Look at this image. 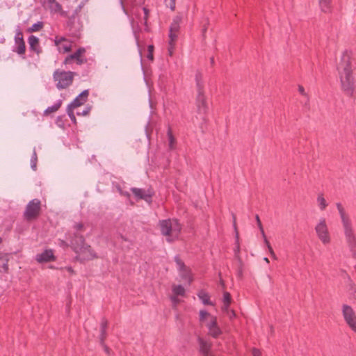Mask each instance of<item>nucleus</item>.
<instances>
[{
  "label": "nucleus",
  "instance_id": "obj_1",
  "mask_svg": "<svg viewBox=\"0 0 356 356\" xmlns=\"http://www.w3.org/2000/svg\"><path fill=\"white\" fill-rule=\"evenodd\" d=\"M335 205L339 215L346 240L351 250H353L356 248V234L352 220L346 209L341 202H337Z\"/></svg>",
  "mask_w": 356,
  "mask_h": 356
},
{
  "label": "nucleus",
  "instance_id": "obj_2",
  "mask_svg": "<svg viewBox=\"0 0 356 356\" xmlns=\"http://www.w3.org/2000/svg\"><path fill=\"white\" fill-rule=\"evenodd\" d=\"M143 1L144 0H120V3L126 15L134 14L138 20L146 22L149 19V10L145 7H139Z\"/></svg>",
  "mask_w": 356,
  "mask_h": 356
},
{
  "label": "nucleus",
  "instance_id": "obj_3",
  "mask_svg": "<svg viewBox=\"0 0 356 356\" xmlns=\"http://www.w3.org/2000/svg\"><path fill=\"white\" fill-rule=\"evenodd\" d=\"M72 247L77 254L76 258L81 261L97 258L96 253L90 245L85 244L84 239L81 236H76L75 239L72 241Z\"/></svg>",
  "mask_w": 356,
  "mask_h": 356
},
{
  "label": "nucleus",
  "instance_id": "obj_4",
  "mask_svg": "<svg viewBox=\"0 0 356 356\" xmlns=\"http://www.w3.org/2000/svg\"><path fill=\"white\" fill-rule=\"evenodd\" d=\"M159 226L161 234L165 237L168 242H172L177 239L181 232V226L175 219L161 220Z\"/></svg>",
  "mask_w": 356,
  "mask_h": 356
},
{
  "label": "nucleus",
  "instance_id": "obj_5",
  "mask_svg": "<svg viewBox=\"0 0 356 356\" xmlns=\"http://www.w3.org/2000/svg\"><path fill=\"white\" fill-rule=\"evenodd\" d=\"M199 321L202 325H205L209 330V334L213 337H218L222 331L217 323V318L205 310L199 312Z\"/></svg>",
  "mask_w": 356,
  "mask_h": 356
},
{
  "label": "nucleus",
  "instance_id": "obj_6",
  "mask_svg": "<svg viewBox=\"0 0 356 356\" xmlns=\"http://www.w3.org/2000/svg\"><path fill=\"white\" fill-rule=\"evenodd\" d=\"M340 88L347 96L352 97L355 92L356 80L353 72L338 73Z\"/></svg>",
  "mask_w": 356,
  "mask_h": 356
},
{
  "label": "nucleus",
  "instance_id": "obj_7",
  "mask_svg": "<svg viewBox=\"0 0 356 356\" xmlns=\"http://www.w3.org/2000/svg\"><path fill=\"white\" fill-rule=\"evenodd\" d=\"M353 52L348 49L342 51L336 59V70L337 73L353 72Z\"/></svg>",
  "mask_w": 356,
  "mask_h": 356
},
{
  "label": "nucleus",
  "instance_id": "obj_8",
  "mask_svg": "<svg viewBox=\"0 0 356 356\" xmlns=\"http://www.w3.org/2000/svg\"><path fill=\"white\" fill-rule=\"evenodd\" d=\"M314 230L317 238L323 245H327L330 244L332 238L325 218H321L318 220L315 225Z\"/></svg>",
  "mask_w": 356,
  "mask_h": 356
},
{
  "label": "nucleus",
  "instance_id": "obj_9",
  "mask_svg": "<svg viewBox=\"0 0 356 356\" xmlns=\"http://www.w3.org/2000/svg\"><path fill=\"white\" fill-rule=\"evenodd\" d=\"M74 73L58 70L54 74V81L59 89H63L70 86L73 81Z\"/></svg>",
  "mask_w": 356,
  "mask_h": 356
},
{
  "label": "nucleus",
  "instance_id": "obj_10",
  "mask_svg": "<svg viewBox=\"0 0 356 356\" xmlns=\"http://www.w3.org/2000/svg\"><path fill=\"white\" fill-rule=\"evenodd\" d=\"M43 6L50 10L54 15L60 16H74L77 13V9L71 13L70 9L69 8L67 11L62 10L61 6L56 1V0H44Z\"/></svg>",
  "mask_w": 356,
  "mask_h": 356
},
{
  "label": "nucleus",
  "instance_id": "obj_11",
  "mask_svg": "<svg viewBox=\"0 0 356 356\" xmlns=\"http://www.w3.org/2000/svg\"><path fill=\"white\" fill-rule=\"evenodd\" d=\"M341 312L347 325L356 332V313L353 308L348 305H343Z\"/></svg>",
  "mask_w": 356,
  "mask_h": 356
},
{
  "label": "nucleus",
  "instance_id": "obj_12",
  "mask_svg": "<svg viewBox=\"0 0 356 356\" xmlns=\"http://www.w3.org/2000/svg\"><path fill=\"white\" fill-rule=\"evenodd\" d=\"M40 211V201L35 199L28 204L24 213V216L27 220H31L39 216Z\"/></svg>",
  "mask_w": 356,
  "mask_h": 356
},
{
  "label": "nucleus",
  "instance_id": "obj_13",
  "mask_svg": "<svg viewBox=\"0 0 356 356\" xmlns=\"http://www.w3.org/2000/svg\"><path fill=\"white\" fill-rule=\"evenodd\" d=\"M176 264L182 280L191 284L193 281V278L190 270L184 265L183 261L178 258L176 259Z\"/></svg>",
  "mask_w": 356,
  "mask_h": 356
},
{
  "label": "nucleus",
  "instance_id": "obj_14",
  "mask_svg": "<svg viewBox=\"0 0 356 356\" xmlns=\"http://www.w3.org/2000/svg\"><path fill=\"white\" fill-rule=\"evenodd\" d=\"M88 96V91L84 90L82 92L70 105V110L68 114L72 120H75V117L71 111V109L75 108L83 105L86 102Z\"/></svg>",
  "mask_w": 356,
  "mask_h": 356
},
{
  "label": "nucleus",
  "instance_id": "obj_15",
  "mask_svg": "<svg viewBox=\"0 0 356 356\" xmlns=\"http://www.w3.org/2000/svg\"><path fill=\"white\" fill-rule=\"evenodd\" d=\"M55 44L57 46L59 52L63 54L70 51L72 47V42L63 37H56Z\"/></svg>",
  "mask_w": 356,
  "mask_h": 356
},
{
  "label": "nucleus",
  "instance_id": "obj_16",
  "mask_svg": "<svg viewBox=\"0 0 356 356\" xmlns=\"http://www.w3.org/2000/svg\"><path fill=\"white\" fill-rule=\"evenodd\" d=\"M86 52V49L83 47L79 48L74 54L68 56L64 60L65 64H70L72 60H75L76 63L79 65H81L84 63V59L83 58L84 54Z\"/></svg>",
  "mask_w": 356,
  "mask_h": 356
},
{
  "label": "nucleus",
  "instance_id": "obj_17",
  "mask_svg": "<svg viewBox=\"0 0 356 356\" xmlns=\"http://www.w3.org/2000/svg\"><path fill=\"white\" fill-rule=\"evenodd\" d=\"M131 191L137 200H144L147 202H150L152 193L150 191H145L140 188H133Z\"/></svg>",
  "mask_w": 356,
  "mask_h": 356
},
{
  "label": "nucleus",
  "instance_id": "obj_18",
  "mask_svg": "<svg viewBox=\"0 0 356 356\" xmlns=\"http://www.w3.org/2000/svg\"><path fill=\"white\" fill-rule=\"evenodd\" d=\"M36 261L39 263L49 262L55 260L54 252L51 250H47L44 252L36 255Z\"/></svg>",
  "mask_w": 356,
  "mask_h": 356
},
{
  "label": "nucleus",
  "instance_id": "obj_19",
  "mask_svg": "<svg viewBox=\"0 0 356 356\" xmlns=\"http://www.w3.org/2000/svg\"><path fill=\"white\" fill-rule=\"evenodd\" d=\"M179 24H172L170 28V33H169V44L170 46L172 45L173 43H175L177 39L178 33L179 32Z\"/></svg>",
  "mask_w": 356,
  "mask_h": 356
},
{
  "label": "nucleus",
  "instance_id": "obj_20",
  "mask_svg": "<svg viewBox=\"0 0 356 356\" xmlns=\"http://www.w3.org/2000/svg\"><path fill=\"white\" fill-rule=\"evenodd\" d=\"M15 43L17 45V52L19 54H23L25 52V43L23 40L22 33L18 32L15 35Z\"/></svg>",
  "mask_w": 356,
  "mask_h": 356
},
{
  "label": "nucleus",
  "instance_id": "obj_21",
  "mask_svg": "<svg viewBox=\"0 0 356 356\" xmlns=\"http://www.w3.org/2000/svg\"><path fill=\"white\" fill-rule=\"evenodd\" d=\"M10 260V254L6 253L0 254V272L8 273V261Z\"/></svg>",
  "mask_w": 356,
  "mask_h": 356
},
{
  "label": "nucleus",
  "instance_id": "obj_22",
  "mask_svg": "<svg viewBox=\"0 0 356 356\" xmlns=\"http://www.w3.org/2000/svg\"><path fill=\"white\" fill-rule=\"evenodd\" d=\"M197 106L200 112H204L207 107L206 99L202 91H199L197 97Z\"/></svg>",
  "mask_w": 356,
  "mask_h": 356
},
{
  "label": "nucleus",
  "instance_id": "obj_23",
  "mask_svg": "<svg viewBox=\"0 0 356 356\" xmlns=\"http://www.w3.org/2000/svg\"><path fill=\"white\" fill-rule=\"evenodd\" d=\"M232 302V298L229 293L225 291L223 293L222 297V305L221 307V309L222 312L227 310L229 309V305Z\"/></svg>",
  "mask_w": 356,
  "mask_h": 356
},
{
  "label": "nucleus",
  "instance_id": "obj_24",
  "mask_svg": "<svg viewBox=\"0 0 356 356\" xmlns=\"http://www.w3.org/2000/svg\"><path fill=\"white\" fill-rule=\"evenodd\" d=\"M199 343L200 352L203 356H209L211 346V344L202 339H199Z\"/></svg>",
  "mask_w": 356,
  "mask_h": 356
},
{
  "label": "nucleus",
  "instance_id": "obj_25",
  "mask_svg": "<svg viewBox=\"0 0 356 356\" xmlns=\"http://www.w3.org/2000/svg\"><path fill=\"white\" fill-rule=\"evenodd\" d=\"M316 203L321 211H324L328 206V203L323 193H318L316 197Z\"/></svg>",
  "mask_w": 356,
  "mask_h": 356
},
{
  "label": "nucleus",
  "instance_id": "obj_26",
  "mask_svg": "<svg viewBox=\"0 0 356 356\" xmlns=\"http://www.w3.org/2000/svg\"><path fill=\"white\" fill-rule=\"evenodd\" d=\"M172 290L174 296H184L186 290L181 285L173 284Z\"/></svg>",
  "mask_w": 356,
  "mask_h": 356
},
{
  "label": "nucleus",
  "instance_id": "obj_27",
  "mask_svg": "<svg viewBox=\"0 0 356 356\" xmlns=\"http://www.w3.org/2000/svg\"><path fill=\"white\" fill-rule=\"evenodd\" d=\"M107 325H108L107 321L105 319H103L102 321L101 325H100V332H101L100 340L102 343L104 342V341L106 338V328H107Z\"/></svg>",
  "mask_w": 356,
  "mask_h": 356
},
{
  "label": "nucleus",
  "instance_id": "obj_28",
  "mask_svg": "<svg viewBox=\"0 0 356 356\" xmlns=\"http://www.w3.org/2000/svg\"><path fill=\"white\" fill-rule=\"evenodd\" d=\"M29 43L31 49H32L34 51L38 50L39 40H38V38H36L33 35H31L29 38Z\"/></svg>",
  "mask_w": 356,
  "mask_h": 356
},
{
  "label": "nucleus",
  "instance_id": "obj_29",
  "mask_svg": "<svg viewBox=\"0 0 356 356\" xmlns=\"http://www.w3.org/2000/svg\"><path fill=\"white\" fill-rule=\"evenodd\" d=\"M197 296H198L199 298L202 301L203 304L213 305L212 302L210 301L209 296L204 291H200L198 293Z\"/></svg>",
  "mask_w": 356,
  "mask_h": 356
},
{
  "label": "nucleus",
  "instance_id": "obj_30",
  "mask_svg": "<svg viewBox=\"0 0 356 356\" xmlns=\"http://www.w3.org/2000/svg\"><path fill=\"white\" fill-rule=\"evenodd\" d=\"M331 0H319V6L323 12H328L330 9Z\"/></svg>",
  "mask_w": 356,
  "mask_h": 356
},
{
  "label": "nucleus",
  "instance_id": "obj_31",
  "mask_svg": "<svg viewBox=\"0 0 356 356\" xmlns=\"http://www.w3.org/2000/svg\"><path fill=\"white\" fill-rule=\"evenodd\" d=\"M168 140H169V147L170 149H173L175 145V138L172 134V131L170 129L168 131Z\"/></svg>",
  "mask_w": 356,
  "mask_h": 356
},
{
  "label": "nucleus",
  "instance_id": "obj_32",
  "mask_svg": "<svg viewBox=\"0 0 356 356\" xmlns=\"http://www.w3.org/2000/svg\"><path fill=\"white\" fill-rule=\"evenodd\" d=\"M60 105H61L60 103L56 104L55 105L47 108V110L45 111V113L47 114H49V113L56 112L60 108Z\"/></svg>",
  "mask_w": 356,
  "mask_h": 356
},
{
  "label": "nucleus",
  "instance_id": "obj_33",
  "mask_svg": "<svg viewBox=\"0 0 356 356\" xmlns=\"http://www.w3.org/2000/svg\"><path fill=\"white\" fill-rule=\"evenodd\" d=\"M154 49V47L153 45H149L147 47L148 54H147V57L151 61L154 60V55H153Z\"/></svg>",
  "mask_w": 356,
  "mask_h": 356
},
{
  "label": "nucleus",
  "instance_id": "obj_34",
  "mask_svg": "<svg viewBox=\"0 0 356 356\" xmlns=\"http://www.w3.org/2000/svg\"><path fill=\"white\" fill-rule=\"evenodd\" d=\"M175 1L176 0H165V4L171 10H174L175 8Z\"/></svg>",
  "mask_w": 356,
  "mask_h": 356
},
{
  "label": "nucleus",
  "instance_id": "obj_35",
  "mask_svg": "<svg viewBox=\"0 0 356 356\" xmlns=\"http://www.w3.org/2000/svg\"><path fill=\"white\" fill-rule=\"evenodd\" d=\"M223 312H225L230 319H232L236 316V312L233 309H228Z\"/></svg>",
  "mask_w": 356,
  "mask_h": 356
},
{
  "label": "nucleus",
  "instance_id": "obj_36",
  "mask_svg": "<svg viewBox=\"0 0 356 356\" xmlns=\"http://www.w3.org/2000/svg\"><path fill=\"white\" fill-rule=\"evenodd\" d=\"M42 28V24H34L31 28L29 29L30 31H38Z\"/></svg>",
  "mask_w": 356,
  "mask_h": 356
},
{
  "label": "nucleus",
  "instance_id": "obj_37",
  "mask_svg": "<svg viewBox=\"0 0 356 356\" xmlns=\"http://www.w3.org/2000/svg\"><path fill=\"white\" fill-rule=\"evenodd\" d=\"M298 91L303 96H307V95L306 92H305V88L302 86H298Z\"/></svg>",
  "mask_w": 356,
  "mask_h": 356
},
{
  "label": "nucleus",
  "instance_id": "obj_38",
  "mask_svg": "<svg viewBox=\"0 0 356 356\" xmlns=\"http://www.w3.org/2000/svg\"><path fill=\"white\" fill-rule=\"evenodd\" d=\"M174 48H175V43H173L172 46H170L169 44L168 53H169L170 56H172L173 51H174Z\"/></svg>",
  "mask_w": 356,
  "mask_h": 356
},
{
  "label": "nucleus",
  "instance_id": "obj_39",
  "mask_svg": "<svg viewBox=\"0 0 356 356\" xmlns=\"http://www.w3.org/2000/svg\"><path fill=\"white\" fill-rule=\"evenodd\" d=\"M256 221H257L259 229H261V227H263V226H262L260 218L258 215L256 216Z\"/></svg>",
  "mask_w": 356,
  "mask_h": 356
},
{
  "label": "nucleus",
  "instance_id": "obj_40",
  "mask_svg": "<svg viewBox=\"0 0 356 356\" xmlns=\"http://www.w3.org/2000/svg\"><path fill=\"white\" fill-rule=\"evenodd\" d=\"M171 300L175 304H179L180 302V300L178 299L177 296L174 295L172 296Z\"/></svg>",
  "mask_w": 356,
  "mask_h": 356
},
{
  "label": "nucleus",
  "instance_id": "obj_41",
  "mask_svg": "<svg viewBox=\"0 0 356 356\" xmlns=\"http://www.w3.org/2000/svg\"><path fill=\"white\" fill-rule=\"evenodd\" d=\"M349 286H350V288L353 290V291H356V288H355V285L354 284V282L350 279L349 280Z\"/></svg>",
  "mask_w": 356,
  "mask_h": 356
},
{
  "label": "nucleus",
  "instance_id": "obj_42",
  "mask_svg": "<svg viewBox=\"0 0 356 356\" xmlns=\"http://www.w3.org/2000/svg\"><path fill=\"white\" fill-rule=\"evenodd\" d=\"M264 243L268 248V250H270V248H272L269 241H268L266 236H265V238H264Z\"/></svg>",
  "mask_w": 356,
  "mask_h": 356
},
{
  "label": "nucleus",
  "instance_id": "obj_43",
  "mask_svg": "<svg viewBox=\"0 0 356 356\" xmlns=\"http://www.w3.org/2000/svg\"><path fill=\"white\" fill-rule=\"evenodd\" d=\"M264 243L268 248V250H270V248H272L269 241H268L266 236H265V238H264Z\"/></svg>",
  "mask_w": 356,
  "mask_h": 356
},
{
  "label": "nucleus",
  "instance_id": "obj_44",
  "mask_svg": "<svg viewBox=\"0 0 356 356\" xmlns=\"http://www.w3.org/2000/svg\"><path fill=\"white\" fill-rule=\"evenodd\" d=\"M270 254L272 256V257L275 259H277L276 255L273 250L272 248H270V250H268Z\"/></svg>",
  "mask_w": 356,
  "mask_h": 356
},
{
  "label": "nucleus",
  "instance_id": "obj_45",
  "mask_svg": "<svg viewBox=\"0 0 356 356\" xmlns=\"http://www.w3.org/2000/svg\"><path fill=\"white\" fill-rule=\"evenodd\" d=\"M252 354L254 356H259L260 355V352L259 350H257V349H254L252 350Z\"/></svg>",
  "mask_w": 356,
  "mask_h": 356
},
{
  "label": "nucleus",
  "instance_id": "obj_46",
  "mask_svg": "<svg viewBox=\"0 0 356 356\" xmlns=\"http://www.w3.org/2000/svg\"><path fill=\"white\" fill-rule=\"evenodd\" d=\"M234 228H235V230H236V238H238V233L237 228H236V218H234Z\"/></svg>",
  "mask_w": 356,
  "mask_h": 356
},
{
  "label": "nucleus",
  "instance_id": "obj_47",
  "mask_svg": "<svg viewBox=\"0 0 356 356\" xmlns=\"http://www.w3.org/2000/svg\"><path fill=\"white\" fill-rule=\"evenodd\" d=\"M260 232H261V234L262 235L263 238H265L266 235H265V232H264V229L263 227H261V229H259Z\"/></svg>",
  "mask_w": 356,
  "mask_h": 356
},
{
  "label": "nucleus",
  "instance_id": "obj_48",
  "mask_svg": "<svg viewBox=\"0 0 356 356\" xmlns=\"http://www.w3.org/2000/svg\"><path fill=\"white\" fill-rule=\"evenodd\" d=\"M264 260L266 263H268V264L269 263V260H268V259L267 257H264Z\"/></svg>",
  "mask_w": 356,
  "mask_h": 356
},
{
  "label": "nucleus",
  "instance_id": "obj_49",
  "mask_svg": "<svg viewBox=\"0 0 356 356\" xmlns=\"http://www.w3.org/2000/svg\"><path fill=\"white\" fill-rule=\"evenodd\" d=\"M88 111H84V112H83V114H84V115H87V114H88Z\"/></svg>",
  "mask_w": 356,
  "mask_h": 356
},
{
  "label": "nucleus",
  "instance_id": "obj_50",
  "mask_svg": "<svg viewBox=\"0 0 356 356\" xmlns=\"http://www.w3.org/2000/svg\"><path fill=\"white\" fill-rule=\"evenodd\" d=\"M209 356H214V355L213 354H211V353H209Z\"/></svg>",
  "mask_w": 356,
  "mask_h": 356
},
{
  "label": "nucleus",
  "instance_id": "obj_51",
  "mask_svg": "<svg viewBox=\"0 0 356 356\" xmlns=\"http://www.w3.org/2000/svg\"><path fill=\"white\" fill-rule=\"evenodd\" d=\"M1 241H2V239H1V238L0 237V243H1Z\"/></svg>",
  "mask_w": 356,
  "mask_h": 356
}]
</instances>
